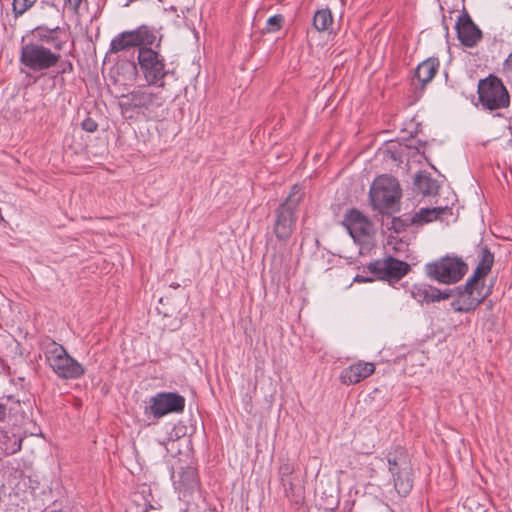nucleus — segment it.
Here are the masks:
<instances>
[{"mask_svg": "<svg viewBox=\"0 0 512 512\" xmlns=\"http://www.w3.org/2000/svg\"><path fill=\"white\" fill-rule=\"evenodd\" d=\"M44 355L48 366L61 379L74 380L84 375V367L55 341L46 343Z\"/></svg>", "mask_w": 512, "mask_h": 512, "instance_id": "f257e3e1", "label": "nucleus"}, {"mask_svg": "<svg viewBox=\"0 0 512 512\" xmlns=\"http://www.w3.org/2000/svg\"><path fill=\"white\" fill-rule=\"evenodd\" d=\"M302 197L301 188L295 185L285 202L277 209L274 233L279 240H287L291 236L297 219L295 211Z\"/></svg>", "mask_w": 512, "mask_h": 512, "instance_id": "f03ea898", "label": "nucleus"}, {"mask_svg": "<svg viewBox=\"0 0 512 512\" xmlns=\"http://www.w3.org/2000/svg\"><path fill=\"white\" fill-rule=\"evenodd\" d=\"M467 269V264L461 258L451 256L443 257L425 266L427 276L443 284L458 282L466 274Z\"/></svg>", "mask_w": 512, "mask_h": 512, "instance_id": "7ed1b4c3", "label": "nucleus"}, {"mask_svg": "<svg viewBox=\"0 0 512 512\" xmlns=\"http://www.w3.org/2000/svg\"><path fill=\"white\" fill-rule=\"evenodd\" d=\"M388 464L396 491L399 495L406 496L413 487L412 466L406 451L399 448L394 453H389Z\"/></svg>", "mask_w": 512, "mask_h": 512, "instance_id": "20e7f679", "label": "nucleus"}, {"mask_svg": "<svg viewBox=\"0 0 512 512\" xmlns=\"http://www.w3.org/2000/svg\"><path fill=\"white\" fill-rule=\"evenodd\" d=\"M60 59L59 53L53 52L40 43H28L21 49V63L34 72L55 67Z\"/></svg>", "mask_w": 512, "mask_h": 512, "instance_id": "39448f33", "label": "nucleus"}, {"mask_svg": "<svg viewBox=\"0 0 512 512\" xmlns=\"http://www.w3.org/2000/svg\"><path fill=\"white\" fill-rule=\"evenodd\" d=\"M138 64L149 85L164 86L163 79L169 71L162 55L150 47H141L138 52Z\"/></svg>", "mask_w": 512, "mask_h": 512, "instance_id": "423d86ee", "label": "nucleus"}, {"mask_svg": "<svg viewBox=\"0 0 512 512\" xmlns=\"http://www.w3.org/2000/svg\"><path fill=\"white\" fill-rule=\"evenodd\" d=\"M369 194L373 206L382 210L394 206L400 199L401 190L394 177L381 175L372 183Z\"/></svg>", "mask_w": 512, "mask_h": 512, "instance_id": "0eeeda50", "label": "nucleus"}, {"mask_svg": "<svg viewBox=\"0 0 512 512\" xmlns=\"http://www.w3.org/2000/svg\"><path fill=\"white\" fill-rule=\"evenodd\" d=\"M478 95L480 103L488 110L505 108L510 102L505 86L495 76H489L479 81Z\"/></svg>", "mask_w": 512, "mask_h": 512, "instance_id": "6e6552de", "label": "nucleus"}, {"mask_svg": "<svg viewBox=\"0 0 512 512\" xmlns=\"http://www.w3.org/2000/svg\"><path fill=\"white\" fill-rule=\"evenodd\" d=\"M457 297L451 302L455 312L474 310L489 294L490 290L482 281L468 279L463 288H457Z\"/></svg>", "mask_w": 512, "mask_h": 512, "instance_id": "1a4fd4ad", "label": "nucleus"}, {"mask_svg": "<svg viewBox=\"0 0 512 512\" xmlns=\"http://www.w3.org/2000/svg\"><path fill=\"white\" fill-rule=\"evenodd\" d=\"M185 408V398L174 392H159L149 399L144 408L145 415L160 419L171 413H181Z\"/></svg>", "mask_w": 512, "mask_h": 512, "instance_id": "9d476101", "label": "nucleus"}, {"mask_svg": "<svg viewBox=\"0 0 512 512\" xmlns=\"http://www.w3.org/2000/svg\"><path fill=\"white\" fill-rule=\"evenodd\" d=\"M125 98L128 105L141 109L149 119H156L160 116L158 111L163 106L164 100L159 93L139 88L129 93Z\"/></svg>", "mask_w": 512, "mask_h": 512, "instance_id": "9b49d317", "label": "nucleus"}, {"mask_svg": "<svg viewBox=\"0 0 512 512\" xmlns=\"http://www.w3.org/2000/svg\"><path fill=\"white\" fill-rule=\"evenodd\" d=\"M368 269L379 279L396 282L408 273L410 267L404 261L387 257L370 263Z\"/></svg>", "mask_w": 512, "mask_h": 512, "instance_id": "f8f14e48", "label": "nucleus"}, {"mask_svg": "<svg viewBox=\"0 0 512 512\" xmlns=\"http://www.w3.org/2000/svg\"><path fill=\"white\" fill-rule=\"evenodd\" d=\"M343 225L348 230L354 240H362L371 232L372 225L370 221L358 210H350L346 213Z\"/></svg>", "mask_w": 512, "mask_h": 512, "instance_id": "ddd939ff", "label": "nucleus"}, {"mask_svg": "<svg viewBox=\"0 0 512 512\" xmlns=\"http://www.w3.org/2000/svg\"><path fill=\"white\" fill-rule=\"evenodd\" d=\"M456 30L458 39L467 47L475 46L482 38L481 30L467 13L459 16L456 22Z\"/></svg>", "mask_w": 512, "mask_h": 512, "instance_id": "4468645a", "label": "nucleus"}, {"mask_svg": "<svg viewBox=\"0 0 512 512\" xmlns=\"http://www.w3.org/2000/svg\"><path fill=\"white\" fill-rule=\"evenodd\" d=\"M374 371L375 366L373 363L358 362L343 369L340 375V379L342 383L347 385L356 384L372 375Z\"/></svg>", "mask_w": 512, "mask_h": 512, "instance_id": "2eb2a0df", "label": "nucleus"}, {"mask_svg": "<svg viewBox=\"0 0 512 512\" xmlns=\"http://www.w3.org/2000/svg\"><path fill=\"white\" fill-rule=\"evenodd\" d=\"M411 296L419 303H431L447 299L451 292H443L435 287L428 285H414L410 290Z\"/></svg>", "mask_w": 512, "mask_h": 512, "instance_id": "dca6fc26", "label": "nucleus"}, {"mask_svg": "<svg viewBox=\"0 0 512 512\" xmlns=\"http://www.w3.org/2000/svg\"><path fill=\"white\" fill-rule=\"evenodd\" d=\"M134 30L124 31L112 39L110 43V53H118L138 46V38Z\"/></svg>", "mask_w": 512, "mask_h": 512, "instance_id": "f3484780", "label": "nucleus"}, {"mask_svg": "<svg viewBox=\"0 0 512 512\" xmlns=\"http://www.w3.org/2000/svg\"><path fill=\"white\" fill-rule=\"evenodd\" d=\"M34 35L39 38L42 42L51 44L55 50H62L65 41L60 38V28L55 27L48 29L42 26L37 27L34 30Z\"/></svg>", "mask_w": 512, "mask_h": 512, "instance_id": "a211bd4d", "label": "nucleus"}, {"mask_svg": "<svg viewBox=\"0 0 512 512\" xmlns=\"http://www.w3.org/2000/svg\"><path fill=\"white\" fill-rule=\"evenodd\" d=\"M176 489L188 492L192 491L197 486V473L193 467L183 468L179 472V479L174 480Z\"/></svg>", "mask_w": 512, "mask_h": 512, "instance_id": "6ab92c4d", "label": "nucleus"}, {"mask_svg": "<svg viewBox=\"0 0 512 512\" xmlns=\"http://www.w3.org/2000/svg\"><path fill=\"white\" fill-rule=\"evenodd\" d=\"M448 210L447 207L421 208L413 215L412 222L414 224L429 223L438 219L440 215L446 213Z\"/></svg>", "mask_w": 512, "mask_h": 512, "instance_id": "aec40b11", "label": "nucleus"}, {"mask_svg": "<svg viewBox=\"0 0 512 512\" xmlns=\"http://www.w3.org/2000/svg\"><path fill=\"white\" fill-rule=\"evenodd\" d=\"M438 65V62L434 59L425 60L418 65L415 75L418 80L425 85L434 78Z\"/></svg>", "mask_w": 512, "mask_h": 512, "instance_id": "412c9836", "label": "nucleus"}, {"mask_svg": "<svg viewBox=\"0 0 512 512\" xmlns=\"http://www.w3.org/2000/svg\"><path fill=\"white\" fill-rule=\"evenodd\" d=\"M493 265V255L485 250L479 264L477 265L470 279L474 281H482L484 283L485 276L490 272Z\"/></svg>", "mask_w": 512, "mask_h": 512, "instance_id": "4be33fe9", "label": "nucleus"}, {"mask_svg": "<svg viewBox=\"0 0 512 512\" xmlns=\"http://www.w3.org/2000/svg\"><path fill=\"white\" fill-rule=\"evenodd\" d=\"M332 24L333 17L329 9H321L314 14L313 25L317 31H328Z\"/></svg>", "mask_w": 512, "mask_h": 512, "instance_id": "5701e85b", "label": "nucleus"}, {"mask_svg": "<svg viewBox=\"0 0 512 512\" xmlns=\"http://www.w3.org/2000/svg\"><path fill=\"white\" fill-rule=\"evenodd\" d=\"M415 185L423 195H433L438 190L437 182L426 175H417Z\"/></svg>", "mask_w": 512, "mask_h": 512, "instance_id": "b1692460", "label": "nucleus"}, {"mask_svg": "<svg viewBox=\"0 0 512 512\" xmlns=\"http://www.w3.org/2000/svg\"><path fill=\"white\" fill-rule=\"evenodd\" d=\"M293 472L294 465L291 464L289 461L283 462L279 467L281 482L283 484V487L285 488L286 493H288L289 490L293 489V484L289 478Z\"/></svg>", "mask_w": 512, "mask_h": 512, "instance_id": "393cba45", "label": "nucleus"}, {"mask_svg": "<svg viewBox=\"0 0 512 512\" xmlns=\"http://www.w3.org/2000/svg\"><path fill=\"white\" fill-rule=\"evenodd\" d=\"M135 34H137L138 38V46L144 45H152L156 40V36L147 26H140L136 30H134Z\"/></svg>", "mask_w": 512, "mask_h": 512, "instance_id": "a878e982", "label": "nucleus"}, {"mask_svg": "<svg viewBox=\"0 0 512 512\" xmlns=\"http://www.w3.org/2000/svg\"><path fill=\"white\" fill-rule=\"evenodd\" d=\"M37 0H12L13 12L16 17L22 16Z\"/></svg>", "mask_w": 512, "mask_h": 512, "instance_id": "bb28decb", "label": "nucleus"}, {"mask_svg": "<svg viewBox=\"0 0 512 512\" xmlns=\"http://www.w3.org/2000/svg\"><path fill=\"white\" fill-rule=\"evenodd\" d=\"M283 21H284V18L282 15H274V16L270 17L266 22V28H265L266 32L273 33V32L280 30V28L282 27Z\"/></svg>", "mask_w": 512, "mask_h": 512, "instance_id": "cd10ccee", "label": "nucleus"}, {"mask_svg": "<svg viewBox=\"0 0 512 512\" xmlns=\"http://www.w3.org/2000/svg\"><path fill=\"white\" fill-rule=\"evenodd\" d=\"M82 2L83 0H66L64 8L75 14H78Z\"/></svg>", "mask_w": 512, "mask_h": 512, "instance_id": "c85d7f7f", "label": "nucleus"}, {"mask_svg": "<svg viewBox=\"0 0 512 512\" xmlns=\"http://www.w3.org/2000/svg\"><path fill=\"white\" fill-rule=\"evenodd\" d=\"M60 62V70L58 71L59 74H69L72 73L74 70L73 64L69 60L59 61Z\"/></svg>", "mask_w": 512, "mask_h": 512, "instance_id": "c756f323", "label": "nucleus"}, {"mask_svg": "<svg viewBox=\"0 0 512 512\" xmlns=\"http://www.w3.org/2000/svg\"><path fill=\"white\" fill-rule=\"evenodd\" d=\"M82 127L87 132H94L97 129V124L95 121L91 119H87L83 121Z\"/></svg>", "mask_w": 512, "mask_h": 512, "instance_id": "7c9ffc66", "label": "nucleus"}, {"mask_svg": "<svg viewBox=\"0 0 512 512\" xmlns=\"http://www.w3.org/2000/svg\"><path fill=\"white\" fill-rule=\"evenodd\" d=\"M504 68H505L507 71L512 72V52L509 54V56H508V57H507V59L505 60V62H504Z\"/></svg>", "mask_w": 512, "mask_h": 512, "instance_id": "2f4dec72", "label": "nucleus"}, {"mask_svg": "<svg viewBox=\"0 0 512 512\" xmlns=\"http://www.w3.org/2000/svg\"><path fill=\"white\" fill-rule=\"evenodd\" d=\"M6 416V406L0 403V423L5 419Z\"/></svg>", "mask_w": 512, "mask_h": 512, "instance_id": "473e14b6", "label": "nucleus"}, {"mask_svg": "<svg viewBox=\"0 0 512 512\" xmlns=\"http://www.w3.org/2000/svg\"><path fill=\"white\" fill-rule=\"evenodd\" d=\"M356 281H361L358 277L356 278ZM362 281H367L366 279H363Z\"/></svg>", "mask_w": 512, "mask_h": 512, "instance_id": "72a5a7b5", "label": "nucleus"}]
</instances>
